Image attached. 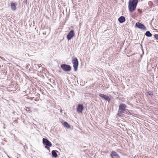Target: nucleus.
<instances>
[{"label": "nucleus", "mask_w": 158, "mask_h": 158, "mask_svg": "<svg viewBox=\"0 0 158 158\" xmlns=\"http://www.w3.org/2000/svg\"><path fill=\"white\" fill-rule=\"evenodd\" d=\"M43 143L45 145V148L48 150L49 149V147H51L52 145L51 143L48 139L45 138L43 139Z\"/></svg>", "instance_id": "3"}, {"label": "nucleus", "mask_w": 158, "mask_h": 158, "mask_svg": "<svg viewBox=\"0 0 158 158\" xmlns=\"http://www.w3.org/2000/svg\"><path fill=\"white\" fill-rule=\"evenodd\" d=\"M118 20L120 23H122L125 22V19L124 17L122 16L119 18Z\"/></svg>", "instance_id": "11"}, {"label": "nucleus", "mask_w": 158, "mask_h": 158, "mask_svg": "<svg viewBox=\"0 0 158 158\" xmlns=\"http://www.w3.org/2000/svg\"><path fill=\"white\" fill-rule=\"evenodd\" d=\"M11 8L12 10L15 11L16 10V7L14 3L12 2L11 3Z\"/></svg>", "instance_id": "12"}, {"label": "nucleus", "mask_w": 158, "mask_h": 158, "mask_svg": "<svg viewBox=\"0 0 158 158\" xmlns=\"http://www.w3.org/2000/svg\"><path fill=\"white\" fill-rule=\"evenodd\" d=\"M0 58L2 59V60H5V59L3 57H2L1 56H0Z\"/></svg>", "instance_id": "19"}, {"label": "nucleus", "mask_w": 158, "mask_h": 158, "mask_svg": "<svg viewBox=\"0 0 158 158\" xmlns=\"http://www.w3.org/2000/svg\"><path fill=\"white\" fill-rule=\"evenodd\" d=\"M63 126L65 127H66L68 128H70V126L68 124V123L65 122L63 123Z\"/></svg>", "instance_id": "13"}, {"label": "nucleus", "mask_w": 158, "mask_h": 158, "mask_svg": "<svg viewBox=\"0 0 158 158\" xmlns=\"http://www.w3.org/2000/svg\"><path fill=\"white\" fill-rule=\"evenodd\" d=\"M72 62L74 70L76 71L77 70L78 65V61L77 57H74L73 58Z\"/></svg>", "instance_id": "4"}, {"label": "nucleus", "mask_w": 158, "mask_h": 158, "mask_svg": "<svg viewBox=\"0 0 158 158\" xmlns=\"http://www.w3.org/2000/svg\"><path fill=\"white\" fill-rule=\"evenodd\" d=\"M145 35L146 36L148 37H151L152 36V34L149 31H146L145 34Z\"/></svg>", "instance_id": "15"}, {"label": "nucleus", "mask_w": 158, "mask_h": 158, "mask_svg": "<svg viewBox=\"0 0 158 158\" xmlns=\"http://www.w3.org/2000/svg\"><path fill=\"white\" fill-rule=\"evenodd\" d=\"M126 106L124 104H121L119 107V110L118 115L119 116H121L122 113H124L126 110Z\"/></svg>", "instance_id": "2"}, {"label": "nucleus", "mask_w": 158, "mask_h": 158, "mask_svg": "<svg viewBox=\"0 0 158 158\" xmlns=\"http://www.w3.org/2000/svg\"><path fill=\"white\" fill-rule=\"evenodd\" d=\"M154 36L156 40H158V34L155 35Z\"/></svg>", "instance_id": "18"}, {"label": "nucleus", "mask_w": 158, "mask_h": 158, "mask_svg": "<svg viewBox=\"0 0 158 158\" xmlns=\"http://www.w3.org/2000/svg\"><path fill=\"white\" fill-rule=\"evenodd\" d=\"M138 11H139L140 13H141V10H139V9H138Z\"/></svg>", "instance_id": "20"}, {"label": "nucleus", "mask_w": 158, "mask_h": 158, "mask_svg": "<svg viewBox=\"0 0 158 158\" xmlns=\"http://www.w3.org/2000/svg\"><path fill=\"white\" fill-rule=\"evenodd\" d=\"M138 2V0H130L129 2L128 8L130 12L135 10Z\"/></svg>", "instance_id": "1"}, {"label": "nucleus", "mask_w": 158, "mask_h": 158, "mask_svg": "<svg viewBox=\"0 0 158 158\" xmlns=\"http://www.w3.org/2000/svg\"><path fill=\"white\" fill-rule=\"evenodd\" d=\"M74 31L73 30H72L70 31L69 33L67 35V38L68 39V40H70L71 38L74 36Z\"/></svg>", "instance_id": "7"}, {"label": "nucleus", "mask_w": 158, "mask_h": 158, "mask_svg": "<svg viewBox=\"0 0 158 158\" xmlns=\"http://www.w3.org/2000/svg\"><path fill=\"white\" fill-rule=\"evenodd\" d=\"M61 68L64 71H69L71 69V67L70 66L67 65L66 64H63L61 65Z\"/></svg>", "instance_id": "5"}, {"label": "nucleus", "mask_w": 158, "mask_h": 158, "mask_svg": "<svg viewBox=\"0 0 158 158\" xmlns=\"http://www.w3.org/2000/svg\"><path fill=\"white\" fill-rule=\"evenodd\" d=\"M135 25L139 29H141L144 30H147L146 28L144 25L140 23L137 22L136 23Z\"/></svg>", "instance_id": "6"}, {"label": "nucleus", "mask_w": 158, "mask_h": 158, "mask_svg": "<svg viewBox=\"0 0 158 158\" xmlns=\"http://www.w3.org/2000/svg\"><path fill=\"white\" fill-rule=\"evenodd\" d=\"M52 156L55 157H56L57 156V155L56 152V151L54 150L52 151Z\"/></svg>", "instance_id": "14"}, {"label": "nucleus", "mask_w": 158, "mask_h": 158, "mask_svg": "<svg viewBox=\"0 0 158 158\" xmlns=\"http://www.w3.org/2000/svg\"><path fill=\"white\" fill-rule=\"evenodd\" d=\"M99 96L102 99L107 101L108 102L110 101L109 97L107 96L101 94H100Z\"/></svg>", "instance_id": "9"}, {"label": "nucleus", "mask_w": 158, "mask_h": 158, "mask_svg": "<svg viewBox=\"0 0 158 158\" xmlns=\"http://www.w3.org/2000/svg\"><path fill=\"white\" fill-rule=\"evenodd\" d=\"M110 156L112 158H120L119 155L115 151H112L111 152Z\"/></svg>", "instance_id": "8"}, {"label": "nucleus", "mask_w": 158, "mask_h": 158, "mask_svg": "<svg viewBox=\"0 0 158 158\" xmlns=\"http://www.w3.org/2000/svg\"><path fill=\"white\" fill-rule=\"evenodd\" d=\"M61 111V112H62V110H61V111Z\"/></svg>", "instance_id": "21"}, {"label": "nucleus", "mask_w": 158, "mask_h": 158, "mask_svg": "<svg viewBox=\"0 0 158 158\" xmlns=\"http://www.w3.org/2000/svg\"><path fill=\"white\" fill-rule=\"evenodd\" d=\"M26 111L28 112H31L30 108L28 107H27L26 109Z\"/></svg>", "instance_id": "16"}, {"label": "nucleus", "mask_w": 158, "mask_h": 158, "mask_svg": "<svg viewBox=\"0 0 158 158\" xmlns=\"http://www.w3.org/2000/svg\"><path fill=\"white\" fill-rule=\"evenodd\" d=\"M148 94L150 96L152 95H153V93L152 91H149L148 92Z\"/></svg>", "instance_id": "17"}, {"label": "nucleus", "mask_w": 158, "mask_h": 158, "mask_svg": "<svg viewBox=\"0 0 158 158\" xmlns=\"http://www.w3.org/2000/svg\"><path fill=\"white\" fill-rule=\"evenodd\" d=\"M84 109V107L82 105L79 104L78 105L77 108V110L78 113H81Z\"/></svg>", "instance_id": "10"}]
</instances>
